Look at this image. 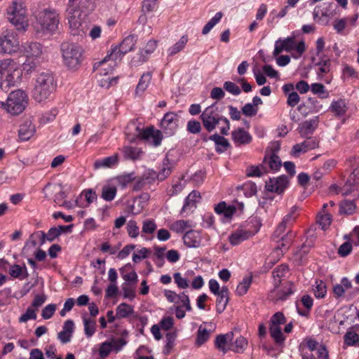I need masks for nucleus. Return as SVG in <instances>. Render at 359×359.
I'll return each mask as SVG.
<instances>
[{"label": "nucleus", "instance_id": "f257e3e1", "mask_svg": "<svg viewBox=\"0 0 359 359\" xmlns=\"http://www.w3.org/2000/svg\"><path fill=\"white\" fill-rule=\"evenodd\" d=\"M22 71L20 64L13 58L0 60V88L8 91L22 79Z\"/></svg>", "mask_w": 359, "mask_h": 359}, {"label": "nucleus", "instance_id": "f03ea898", "mask_svg": "<svg viewBox=\"0 0 359 359\" xmlns=\"http://www.w3.org/2000/svg\"><path fill=\"white\" fill-rule=\"evenodd\" d=\"M34 28L37 33L54 34L58 29L60 15L55 9L45 8L34 14Z\"/></svg>", "mask_w": 359, "mask_h": 359}, {"label": "nucleus", "instance_id": "7ed1b4c3", "mask_svg": "<svg viewBox=\"0 0 359 359\" xmlns=\"http://www.w3.org/2000/svg\"><path fill=\"white\" fill-rule=\"evenodd\" d=\"M201 119L204 128L209 133L212 132L216 126L222 124L220 133L223 135H226L230 130L229 121L220 115L218 108L215 104H212L205 109L201 115Z\"/></svg>", "mask_w": 359, "mask_h": 359}, {"label": "nucleus", "instance_id": "20e7f679", "mask_svg": "<svg viewBox=\"0 0 359 359\" xmlns=\"http://www.w3.org/2000/svg\"><path fill=\"white\" fill-rule=\"evenodd\" d=\"M56 83L53 74L42 72L37 75L32 96L39 102L46 100L54 92Z\"/></svg>", "mask_w": 359, "mask_h": 359}, {"label": "nucleus", "instance_id": "39448f33", "mask_svg": "<svg viewBox=\"0 0 359 359\" xmlns=\"http://www.w3.org/2000/svg\"><path fill=\"white\" fill-rule=\"evenodd\" d=\"M61 51L65 65L69 69L77 70L83 59V50L76 43L64 42L61 45Z\"/></svg>", "mask_w": 359, "mask_h": 359}, {"label": "nucleus", "instance_id": "423d86ee", "mask_svg": "<svg viewBox=\"0 0 359 359\" xmlns=\"http://www.w3.org/2000/svg\"><path fill=\"white\" fill-rule=\"evenodd\" d=\"M9 21L18 30H25L28 27L27 13L24 3L21 1H14L7 8Z\"/></svg>", "mask_w": 359, "mask_h": 359}, {"label": "nucleus", "instance_id": "0eeeda50", "mask_svg": "<svg viewBox=\"0 0 359 359\" xmlns=\"http://www.w3.org/2000/svg\"><path fill=\"white\" fill-rule=\"evenodd\" d=\"M27 95L21 90L11 93L6 102H0V106L12 114L18 115L22 113L27 104Z\"/></svg>", "mask_w": 359, "mask_h": 359}, {"label": "nucleus", "instance_id": "6e6552de", "mask_svg": "<svg viewBox=\"0 0 359 359\" xmlns=\"http://www.w3.org/2000/svg\"><path fill=\"white\" fill-rule=\"evenodd\" d=\"M20 50V41L16 32L6 29L0 34V55H12Z\"/></svg>", "mask_w": 359, "mask_h": 359}, {"label": "nucleus", "instance_id": "1a4fd4ad", "mask_svg": "<svg viewBox=\"0 0 359 359\" xmlns=\"http://www.w3.org/2000/svg\"><path fill=\"white\" fill-rule=\"evenodd\" d=\"M294 50L297 55L294 57H299L306 50L305 43L304 41H297L295 36H288L284 39H279L275 43L273 55L277 56L283 51L292 52Z\"/></svg>", "mask_w": 359, "mask_h": 359}, {"label": "nucleus", "instance_id": "9d476101", "mask_svg": "<svg viewBox=\"0 0 359 359\" xmlns=\"http://www.w3.org/2000/svg\"><path fill=\"white\" fill-rule=\"evenodd\" d=\"M22 48V54L26 57V61L24 63V68L27 66H29V69L27 71H31L32 67L29 65V62H32L34 60L39 58L43 54V46L40 43L38 42H26L21 46Z\"/></svg>", "mask_w": 359, "mask_h": 359}, {"label": "nucleus", "instance_id": "9b49d317", "mask_svg": "<svg viewBox=\"0 0 359 359\" xmlns=\"http://www.w3.org/2000/svg\"><path fill=\"white\" fill-rule=\"evenodd\" d=\"M108 60H105V58H104L102 60L96 62L93 67L94 70L97 71L100 78L98 80L100 86L106 88L109 87L111 81L114 80V78L110 76L114 65L111 63L108 64Z\"/></svg>", "mask_w": 359, "mask_h": 359}, {"label": "nucleus", "instance_id": "f8f14e48", "mask_svg": "<svg viewBox=\"0 0 359 359\" xmlns=\"http://www.w3.org/2000/svg\"><path fill=\"white\" fill-rule=\"evenodd\" d=\"M280 284L275 283L274 289L270 293V297L273 301L285 300L293 293V284L291 282Z\"/></svg>", "mask_w": 359, "mask_h": 359}, {"label": "nucleus", "instance_id": "ddd939ff", "mask_svg": "<svg viewBox=\"0 0 359 359\" xmlns=\"http://www.w3.org/2000/svg\"><path fill=\"white\" fill-rule=\"evenodd\" d=\"M179 116L176 113L168 112L161 120V128L169 135L175 133L178 127Z\"/></svg>", "mask_w": 359, "mask_h": 359}, {"label": "nucleus", "instance_id": "4468645a", "mask_svg": "<svg viewBox=\"0 0 359 359\" xmlns=\"http://www.w3.org/2000/svg\"><path fill=\"white\" fill-rule=\"evenodd\" d=\"M306 140L299 144H296L292 149V154L297 156L300 153H306L319 146V141L316 137H306Z\"/></svg>", "mask_w": 359, "mask_h": 359}, {"label": "nucleus", "instance_id": "2eb2a0df", "mask_svg": "<svg viewBox=\"0 0 359 359\" xmlns=\"http://www.w3.org/2000/svg\"><path fill=\"white\" fill-rule=\"evenodd\" d=\"M233 339V332H229L226 334H219L215 340V346L223 353H227L231 350L232 341Z\"/></svg>", "mask_w": 359, "mask_h": 359}, {"label": "nucleus", "instance_id": "dca6fc26", "mask_svg": "<svg viewBox=\"0 0 359 359\" xmlns=\"http://www.w3.org/2000/svg\"><path fill=\"white\" fill-rule=\"evenodd\" d=\"M288 184V179L285 175H281L277 178L270 179L266 182V189L271 192L278 194H282Z\"/></svg>", "mask_w": 359, "mask_h": 359}, {"label": "nucleus", "instance_id": "f3484780", "mask_svg": "<svg viewBox=\"0 0 359 359\" xmlns=\"http://www.w3.org/2000/svg\"><path fill=\"white\" fill-rule=\"evenodd\" d=\"M321 108L322 105L316 99L309 97L298 106L297 110L302 116H306L310 114L319 111Z\"/></svg>", "mask_w": 359, "mask_h": 359}, {"label": "nucleus", "instance_id": "a211bd4d", "mask_svg": "<svg viewBox=\"0 0 359 359\" xmlns=\"http://www.w3.org/2000/svg\"><path fill=\"white\" fill-rule=\"evenodd\" d=\"M138 136L142 140L151 141L154 146H158L163 139L161 132L158 130H154L153 127L140 130Z\"/></svg>", "mask_w": 359, "mask_h": 359}, {"label": "nucleus", "instance_id": "6ab92c4d", "mask_svg": "<svg viewBox=\"0 0 359 359\" xmlns=\"http://www.w3.org/2000/svg\"><path fill=\"white\" fill-rule=\"evenodd\" d=\"M257 232V230L250 231L245 229H238L229 236V241L231 244L236 245L253 236Z\"/></svg>", "mask_w": 359, "mask_h": 359}, {"label": "nucleus", "instance_id": "aec40b11", "mask_svg": "<svg viewBox=\"0 0 359 359\" xmlns=\"http://www.w3.org/2000/svg\"><path fill=\"white\" fill-rule=\"evenodd\" d=\"M262 163L269 171L278 170L282 165L279 156L273 152H266Z\"/></svg>", "mask_w": 359, "mask_h": 359}, {"label": "nucleus", "instance_id": "412c9836", "mask_svg": "<svg viewBox=\"0 0 359 359\" xmlns=\"http://www.w3.org/2000/svg\"><path fill=\"white\" fill-rule=\"evenodd\" d=\"M61 234V231L57 227H52L47 233L43 231H37L32 235V238H36L40 241V245L45 243L46 241H53Z\"/></svg>", "mask_w": 359, "mask_h": 359}, {"label": "nucleus", "instance_id": "4be33fe9", "mask_svg": "<svg viewBox=\"0 0 359 359\" xmlns=\"http://www.w3.org/2000/svg\"><path fill=\"white\" fill-rule=\"evenodd\" d=\"M232 140L238 145L248 144L252 141V136L243 128H237L231 133Z\"/></svg>", "mask_w": 359, "mask_h": 359}, {"label": "nucleus", "instance_id": "5701e85b", "mask_svg": "<svg viewBox=\"0 0 359 359\" xmlns=\"http://www.w3.org/2000/svg\"><path fill=\"white\" fill-rule=\"evenodd\" d=\"M34 133V125L30 119H27L20 126L18 136L22 140L26 141L29 140Z\"/></svg>", "mask_w": 359, "mask_h": 359}, {"label": "nucleus", "instance_id": "b1692460", "mask_svg": "<svg viewBox=\"0 0 359 359\" xmlns=\"http://www.w3.org/2000/svg\"><path fill=\"white\" fill-rule=\"evenodd\" d=\"M216 309L217 313H222L226 309L229 299V291L226 286L221 288L220 292L216 294Z\"/></svg>", "mask_w": 359, "mask_h": 359}, {"label": "nucleus", "instance_id": "393cba45", "mask_svg": "<svg viewBox=\"0 0 359 359\" xmlns=\"http://www.w3.org/2000/svg\"><path fill=\"white\" fill-rule=\"evenodd\" d=\"M185 245L189 248H197L201 242V236L199 231L189 230L183 236Z\"/></svg>", "mask_w": 359, "mask_h": 359}, {"label": "nucleus", "instance_id": "a878e982", "mask_svg": "<svg viewBox=\"0 0 359 359\" xmlns=\"http://www.w3.org/2000/svg\"><path fill=\"white\" fill-rule=\"evenodd\" d=\"M318 117H315L314 118L305 121L299 128V134L302 137H309L316 130V128L318 126Z\"/></svg>", "mask_w": 359, "mask_h": 359}, {"label": "nucleus", "instance_id": "bb28decb", "mask_svg": "<svg viewBox=\"0 0 359 359\" xmlns=\"http://www.w3.org/2000/svg\"><path fill=\"white\" fill-rule=\"evenodd\" d=\"M348 110L347 102L344 99H339L333 100L330 107V111L334 114L335 116H344Z\"/></svg>", "mask_w": 359, "mask_h": 359}, {"label": "nucleus", "instance_id": "cd10ccee", "mask_svg": "<svg viewBox=\"0 0 359 359\" xmlns=\"http://www.w3.org/2000/svg\"><path fill=\"white\" fill-rule=\"evenodd\" d=\"M201 194L197 191H192L186 198L184 204L182 208V212L191 210L196 207V203L201 199Z\"/></svg>", "mask_w": 359, "mask_h": 359}, {"label": "nucleus", "instance_id": "c85d7f7f", "mask_svg": "<svg viewBox=\"0 0 359 359\" xmlns=\"http://www.w3.org/2000/svg\"><path fill=\"white\" fill-rule=\"evenodd\" d=\"M118 162V156L117 154H115L102 159L96 160L93 166L95 170L100 168H109L116 165Z\"/></svg>", "mask_w": 359, "mask_h": 359}, {"label": "nucleus", "instance_id": "c756f323", "mask_svg": "<svg viewBox=\"0 0 359 359\" xmlns=\"http://www.w3.org/2000/svg\"><path fill=\"white\" fill-rule=\"evenodd\" d=\"M172 170V163L168 158H165L163 161L159 172L157 174L154 172V175L158 180L163 181L170 175Z\"/></svg>", "mask_w": 359, "mask_h": 359}, {"label": "nucleus", "instance_id": "7c9ffc66", "mask_svg": "<svg viewBox=\"0 0 359 359\" xmlns=\"http://www.w3.org/2000/svg\"><path fill=\"white\" fill-rule=\"evenodd\" d=\"M209 139L215 143V149L219 153L225 151L230 146L227 139L217 134H214L210 136Z\"/></svg>", "mask_w": 359, "mask_h": 359}, {"label": "nucleus", "instance_id": "2f4dec72", "mask_svg": "<svg viewBox=\"0 0 359 359\" xmlns=\"http://www.w3.org/2000/svg\"><path fill=\"white\" fill-rule=\"evenodd\" d=\"M215 210L217 214L223 215L226 218H231L236 212V208L234 205H227L225 202H221L215 206Z\"/></svg>", "mask_w": 359, "mask_h": 359}, {"label": "nucleus", "instance_id": "473e14b6", "mask_svg": "<svg viewBox=\"0 0 359 359\" xmlns=\"http://www.w3.org/2000/svg\"><path fill=\"white\" fill-rule=\"evenodd\" d=\"M9 274L14 278L25 279L29 276L27 267L18 264H13L9 269Z\"/></svg>", "mask_w": 359, "mask_h": 359}, {"label": "nucleus", "instance_id": "72a5a7b5", "mask_svg": "<svg viewBox=\"0 0 359 359\" xmlns=\"http://www.w3.org/2000/svg\"><path fill=\"white\" fill-rule=\"evenodd\" d=\"M192 226L193 224L191 221L182 219L175 221L169 225L170 229L177 233H182Z\"/></svg>", "mask_w": 359, "mask_h": 359}, {"label": "nucleus", "instance_id": "f704fd0d", "mask_svg": "<svg viewBox=\"0 0 359 359\" xmlns=\"http://www.w3.org/2000/svg\"><path fill=\"white\" fill-rule=\"evenodd\" d=\"M212 332L210 330H208L203 325H200L197 332L196 344L198 346L204 344L209 339Z\"/></svg>", "mask_w": 359, "mask_h": 359}, {"label": "nucleus", "instance_id": "c9c22d12", "mask_svg": "<svg viewBox=\"0 0 359 359\" xmlns=\"http://www.w3.org/2000/svg\"><path fill=\"white\" fill-rule=\"evenodd\" d=\"M151 73L150 72H147L142 75L135 89V93L137 95H140L145 91L151 82Z\"/></svg>", "mask_w": 359, "mask_h": 359}, {"label": "nucleus", "instance_id": "e433bc0d", "mask_svg": "<svg viewBox=\"0 0 359 359\" xmlns=\"http://www.w3.org/2000/svg\"><path fill=\"white\" fill-rule=\"evenodd\" d=\"M188 40L187 35H183L177 42L168 49V56L172 57L182 51L187 45Z\"/></svg>", "mask_w": 359, "mask_h": 359}, {"label": "nucleus", "instance_id": "4c0bfd02", "mask_svg": "<svg viewBox=\"0 0 359 359\" xmlns=\"http://www.w3.org/2000/svg\"><path fill=\"white\" fill-rule=\"evenodd\" d=\"M157 41L156 40H149L144 48H142L140 52V60L141 62H146L148 59V57L150 54L154 53L157 47Z\"/></svg>", "mask_w": 359, "mask_h": 359}, {"label": "nucleus", "instance_id": "58836bf2", "mask_svg": "<svg viewBox=\"0 0 359 359\" xmlns=\"http://www.w3.org/2000/svg\"><path fill=\"white\" fill-rule=\"evenodd\" d=\"M84 332L88 337H91L95 332L96 322L94 319L88 317L87 314L83 316Z\"/></svg>", "mask_w": 359, "mask_h": 359}, {"label": "nucleus", "instance_id": "ea45409f", "mask_svg": "<svg viewBox=\"0 0 359 359\" xmlns=\"http://www.w3.org/2000/svg\"><path fill=\"white\" fill-rule=\"evenodd\" d=\"M123 153L126 159L136 160L140 158L142 151L138 147L126 146L123 148Z\"/></svg>", "mask_w": 359, "mask_h": 359}, {"label": "nucleus", "instance_id": "a19ab883", "mask_svg": "<svg viewBox=\"0 0 359 359\" xmlns=\"http://www.w3.org/2000/svg\"><path fill=\"white\" fill-rule=\"evenodd\" d=\"M346 164L352 169L351 175L356 182L359 180V158L355 156L350 157L346 160Z\"/></svg>", "mask_w": 359, "mask_h": 359}, {"label": "nucleus", "instance_id": "79ce46f5", "mask_svg": "<svg viewBox=\"0 0 359 359\" xmlns=\"http://www.w3.org/2000/svg\"><path fill=\"white\" fill-rule=\"evenodd\" d=\"M252 276H246L243 278V280L238 284L236 290V293L238 296H243L247 293L248 289L252 284Z\"/></svg>", "mask_w": 359, "mask_h": 359}, {"label": "nucleus", "instance_id": "37998d69", "mask_svg": "<svg viewBox=\"0 0 359 359\" xmlns=\"http://www.w3.org/2000/svg\"><path fill=\"white\" fill-rule=\"evenodd\" d=\"M269 172V170L262 163L257 166L252 165L247 168L246 174L248 177H261Z\"/></svg>", "mask_w": 359, "mask_h": 359}, {"label": "nucleus", "instance_id": "c03bdc74", "mask_svg": "<svg viewBox=\"0 0 359 359\" xmlns=\"http://www.w3.org/2000/svg\"><path fill=\"white\" fill-rule=\"evenodd\" d=\"M136 43V39L135 36L130 35L126 36L120 46H118L120 48V50H122V53H127L128 52L132 50Z\"/></svg>", "mask_w": 359, "mask_h": 359}, {"label": "nucleus", "instance_id": "a18cd8bd", "mask_svg": "<svg viewBox=\"0 0 359 359\" xmlns=\"http://www.w3.org/2000/svg\"><path fill=\"white\" fill-rule=\"evenodd\" d=\"M125 53H122V50H120L118 46H115L111 49V53L108 54L104 58L105 60L111 62V63L115 66L116 62L121 61Z\"/></svg>", "mask_w": 359, "mask_h": 359}, {"label": "nucleus", "instance_id": "49530a36", "mask_svg": "<svg viewBox=\"0 0 359 359\" xmlns=\"http://www.w3.org/2000/svg\"><path fill=\"white\" fill-rule=\"evenodd\" d=\"M116 192V187L105 185L102 189L101 197L106 201H111L115 198Z\"/></svg>", "mask_w": 359, "mask_h": 359}, {"label": "nucleus", "instance_id": "de8ad7c7", "mask_svg": "<svg viewBox=\"0 0 359 359\" xmlns=\"http://www.w3.org/2000/svg\"><path fill=\"white\" fill-rule=\"evenodd\" d=\"M133 313V308L126 303H121L116 308V316L118 318L128 317Z\"/></svg>", "mask_w": 359, "mask_h": 359}, {"label": "nucleus", "instance_id": "09e8293b", "mask_svg": "<svg viewBox=\"0 0 359 359\" xmlns=\"http://www.w3.org/2000/svg\"><path fill=\"white\" fill-rule=\"evenodd\" d=\"M269 332L276 344H281L284 341L285 337L282 333L280 326L269 325Z\"/></svg>", "mask_w": 359, "mask_h": 359}, {"label": "nucleus", "instance_id": "8fccbe9b", "mask_svg": "<svg viewBox=\"0 0 359 359\" xmlns=\"http://www.w3.org/2000/svg\"><path fill=\"white\" fill-rule=\"evenodd\" d=\"M247 339L244 337L240 336L238 338H236L233 343H232L231 351L236 353H243L247 348Z\"/></svg>", "mask_w": 359, "mask_h": 359}, {"label": "nucleus", "instance_id": "3c124183", "mask_svg": "<svg viewBox=\"0 0 359 359\" xmlns=\"http://www.w3.org/2000/svg\"><path fill=\"white\" fill-rule=\"evenodd\" d=\"M288 266L285 264H281L278 266L273 271V276L274 278L275 283H281L280 278L282 277H284L285 274L288 272Z\"/></svg>", "mask_w": 359, "mask_h": 359}, {"label": "nucleus", "instance_id": "603ef678", "mask_svg": "<svg viewBox=\"0 0 359 359\" xmlns=\"http://www.w3.org/2000/svg\"><path fill=\"white\" fill-rule=\"evenodd\" d=\"M341 284L345 292H348L350 295L355 296L359 294V286L353 287L351 280L348 278H343Z\"/></svg>", "mask_w": 359, "mask_h": 359}, {"label": "nucleus", "instance_id": "864d4df0", "mask_svg": "<svg viewBox=\"0 0 359 359\" xmlns=\"http://www.w3.org/2000/svg\"><path fill=\"white\" fill-rule=\"evenodd\" d=\"M331 222L332 216L330 213L325 212L317 216V222L322 230H326L330 226Z\"/></svg>", "mask_w": 359, "mask_h": 359}, {"label": "nucleus", "instance_id": "5fc2aeb1", "mask_svg": "<svg viewBox=\"0 0 359 359\" xmlns=\"http://www.w3.org/2000/svg\"><path fill=\"white\" fill-rule=\"evenodd\" d=\"M355 209V205L352 201H344L340 204L339 213L351 215L354 212Z\"/></svg>", "mask_w": 359, "mask_h": 359}, {"label": "nucleus", "instance_id": "6e6d98bb", "mask_svg": "<svg viewBox=\"0 0 359 359\" xmlns=\"http://www.w3.org/2000/svg\"><path fill=\"white\" fill-rule=\"evenodd\" d=\"M313 291L316 298H323L327 293V287L325 283L320 280H316Z\"/></svg>", "mask_w": 359, "mask_h": 359}, {"label": "nucleus", "instance_id": "4d7b16f0", "mask_svg": "<svg viewBox=\"0 0 359 359\" xmlns=\"http://www.w3.org/2000/svg\"><path fill=\"white\" fill-rule=\"evenodd\" d=\"M76 11V7L74 4L68 3L67 8L66 9V18H67L69 23L71 27H77V22L75 20L74 13Z\"/></svg>", "mask_w": 359, "mask_h": 359}, {"label": "nucleus", "instance_id": "13d9d810", "mask_svg": "<svg viewBox=\"0 0 359 359\" xmlns=\"http://www.w3.org/2000/svg\"><path fill=\"white\" fill-rule=\"evenodd\" d=\"M126 230L131 238H137L140 234L139 226L135 220H130L126 224Z\"/></svg>", "mask_w": 359, "mask_h": 359}, {"label": "nucleus", "instance_id": "bf43d9fd", "mask_svg": "<svg viewBox=\"0 0 359 359\" xmlns=\"http://www.w3.org/2000/svg\"><path fill=\"white\" fill-rule=\"evenodd\" d=\"M311 90L313 94L318 95L323 98L328 96V93L325 90V88L322 83H312L311 86Z\"/></svg>", "mask_w": 359, "mask_h": 359}, {"label": "nucleus", "instance_id": "052dcab7", "mask_svg": "<svg viewBox=\"0 0 359 359\" xmlns=\"http://www.w3.org/2000/svg\"><path fill=\"white\" fill-rule=\"evenodd\" d=\"M344 343L347 346H354L359 341V335L355 332H347L344 335Z\"/></svg>", "mask_w": 359, "mask_h": 359}, {"label": "nucleus", "instance_id": "680f3d73", "mask_svg": "<svg viewBox=\"0 0 359 359\" xmlns=\"http://www.w3.org/2000/svg\"><path fill=\"white\" fill-rule=\"evenodd\" d=\"M123 297L130 299H133L135 297V285H132L128 283H124L122 286Z\"/></svg>", "mask_w": 359, "mask_h": 359}, {"label": "nucleus", "instance_id": "e2e57ef3", "mask_svg": "<svg viewBox=\"0 0 359 359\" xmlns=\"http://www.w3.org/2000/svg\"><path fill=\"white\" fill-rule=\"evenodd\" d=\"M298 209L297 206H293L290 209V212L283 217V221H284V223H287L288 224L292 225L298 217Z\"/></svg>", "mask_w": 359, "mask_h": 359}, {"label": "nucleus", "instance_id": "0e129e2a", "mask_svg": "<svg viewBox=\"0 0 359 359\" xmlns=\"http://www.w3.org/2000/svg\"><path fill=\"white\" fill-rule=\"evenodd\" d=\"M173 278L175 283L177 284L179 288L186 289L189 287V285L188 279L187 278L182 277L180 273H175L173 274Z\"/></svg>", "mask_w": 359, "mask_h": 359}, {"label": "nucleus", "instance_id": "69168bd1", "mask_svg": "<svg viewBox=\"0 0 359 359\" xmlns=\"http://www.w3.org/2000/svg\"><path fill=\"white\" fill-rule=\"evenodd\" d=\"M156 229V224L153 219H146L142 223V232L151 234Z\"/></svg>", "mask_w": 359, "mask_h": 359}, {"label": "nucleus", "instance_id": "338daca9", "mask_svg": "<svg viewBox=\"0 0 359 359\" xmlns=\"http://www.w3.org/2000/svg\"><path fill=\"white\" fill-rule=\"evenodd\" d=\"M47 296L45 294H38L34 296L31 307L37 311L46 301Z\"/></svg>", "mask_w": 359, "mask_h": 359}, {"label": "nucleus", "instance_id": "774afa93", "mask_svg": "<svg viewBox=\"0 0 359 359\" xmlns=\"http://www.w3.org/2000/svg\"><path fill=\"white\" fill-rule=\"evenodd\" d=\"M187 130L191 134H198L201 130V123L196 120L189 121L187 125Z\"/></svg>", "mask_w": 359, "mask_h": 359}]
</instances>
